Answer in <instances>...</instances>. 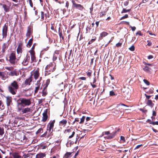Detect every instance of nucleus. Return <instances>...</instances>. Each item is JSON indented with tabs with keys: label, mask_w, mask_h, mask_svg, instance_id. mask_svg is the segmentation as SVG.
Instances as JSON below:
<instances>
[{
	"label": "nucleus",
	"mask_w": 158,
	"mask_h": 158,
	"mask_svg": "<svg viewBox=\"0 0 158 158\" xmlns=\"http://www.w3.org/2000/svg\"><path fill=\"white\" fill-rule=\"evenodd\" d=\"M11 131L12 133H10L11 144L17 145V143L12 142L16 139L24 143L26 142L27 138L23 133L20 132V131L17 132L15 130L14 131V129H11Z\"/></svg>",
	"instance_id": "nucleus-1"
},
{
	"label": "nucleus",
	"mask_w": 158,
	"mask_h": 158,
	"mask_svg": "<svg viewBox=\"0 0 158 158\" xmlns=\"http://www.w3.org/2000/svg\"><path fill=\"white\" fill-rule=\"evenodd\" d=\"M56 69V64L54 62H51L48 64L45 67V75H48L51 73L54 72Z\"/></svg>",
	"instance_id": "nucleus-2"
},
{
	"label": "nucleus",
	"mask_w": 158,
	"mask_h": 158,
	"mask_svg": "<svg viewBox=\"0 0 158 158\" xmlns=\"http://www.w3.org/2000/svg\"><path fill=\"white\" fill-rule=\"evenodd\" d=\"M6 95L5 94L4 96L6 98V103L7 107V109L5 110V112L3 113V114L1 116V117H0V118H2V119L0 120L1 122L3 120V117L7 115L9 111V106H10V97L9 96H5Z\"/></svg>",
	"instance_id": "nucleus-3"
},
{
	"label": "nucleus",
	"mask_w": 158,
	"mask_h": 158,
	"mask_svg": "<svg viewBox=\"0 0 158 158\" xmlns=\"http://www.w3.org/2000/svg\"><path fill=\"white\" fill-rule=\"evenodd\" d=\"M55 122V120L51 121L47 125V130L48 131V135L47 137H49L51 135H53L52 131L54 126V123Z\"/></svg>",
	"instance_id": "nucleus-4"
},
{
	"label": "nucleus",
	"mask_w": 158,
	"mask_h": 158,
	"mask_svg": "<svg viewBox=\"0 0 158 158\" xmlns=\"http://www.w3.org/2000/svg\"><path fill=\"white\" fill-rule=\"evenodd\" d=\"M19 87L18 82L15 81H14L10 84V93L13 94H15Z\"/></svg>",
	"instance_id": "nucleus-5"
},
{
	"label": "nucleus",
	"mask_w": 158,
	"mask_h": 158,
	"mask_svg": "<svg viewBox=\"0 0 158 158\" xmlns=\"http://www.w3.org/2000/svg\"><path fill=\"white\" fill-rule=\"evenodd\" d=\"M31 98L26 99L25 98H21L19 101L20 102L19 104L22 105L29 106L31 104Z\"/></svg>",
	"instance_id": "nucleus-6"
},
{
	"label": "nucleus",
	"mask_w": 158,
	"mask_h": 158,
	"mask_svg": "<svg viewBox=\"0 0 158 158\" xmlns=\"http://www.w3.org/2000/svg\"><path fill=\"white\" fill-rule=\"evenodd\" d=\"M72 3V7L73 8L82 11L84 9L83 6L79 4H77L74 0H71Z\"/></svg>",
	"instance_id": "nucleus-7"
},
{
	"label": "nucleus",
	"mask_w": 158,
	"mask_h": 158,
	"mask_svg": "<svg viewBox=\"0 0 158 158\" xmlns=\"http://www.w3.org/2000/svg\"><path fill=\"white\" fill-rule=\"evenodd\" d=\"M8 27L6 24L3 27L2 34H0V40L6 38L7 35Z\"/></svg>",
	"instance_id": "nucleus-8"
},
{
	"label": "nucleus",
	"mask_w": 158,
	"mask_h": 158,
	"mask_svg": "<svg viewBox=\"0 0 158 158\" xmlns=\"http://www.w3.org/2000/svg\"><path fill=\"white\" fill-rule=\"evenodd\" d=\"M120 130L119 129H118L117 131H115L111 133H110V134L108 135L107 136L105 137L106 139H110L114 138L117 134V133L118 131Z\"/></svg>",
	"instance_id": "nucleus-9"
},
{
	"label": "nucleus",
	"mask_w": 158,
	"mask_h": 158,
	"mask_svg": "<svg viewBox=\"0 0 158 158\" xmlns=\"http://www.w3.org/2000/svg\"><path fill=\"white\" fill-rule=\"evenodd\" d=\"M121 106H127L126 105H125V104H119L117 105L116 106V107L117 108H118V110H117L115 109V108H114L113 109V112L115 114H117L118 113V111H119L120 112H121L122 111V110H123V109L122 108L120 109V107Z\"/></svg>",
	"instance_id": "nucleus-10"
},
{
	"label": "nucleus",
	"mask_w": 158,
	"mask_h": 158,
	"mask_svg": "<svg viewBox=\"0 0 158 158\" xmlns=\"http://www.w3.org/2000/svg\"><path fill=\"white\" fill-rule=\"evenodd\" d=\"M19 75V72L16 69H14L13 67H10V76H17Z\"/></svg>",
	"instance_id": "nucleus-11"
},
{
	"label": "nucleus",
	"mask_w": 158,
	"mask_h": 158,
	"mask_svg": "<svg viewBox=\"0 0 158 158\" xmlns=\"http://www.w3.org/2000/svg\"><path fill=\"white\" fill-rule=\"evenodd\" d=\"M30 56L28 55V54H27L25 57L24 58V60H23L22 63V64L24 66L27 65L29 62V60H30Z\"/></svg>",
	"instance_id": "nucleus-12"
},
{
	"label": "nucleus",
	"mask_w": 158,
	"mask_h": 158,
	"mask_svg": "<svg viewBox=\"0 0 158 158\" xmlns=\"http://www.w3.org/2000/svg\"><path fill=\"white\" fill-rule=\"evenodd\" d=\"M48 109H46L43 114V117L42 121L44 122H45L48 118Z\"/></svg>",
	"instance_id": "nucleus-13"
},
{
	"label": "nucleus",
	"mask_w": 158,
	"mask_h": 158,
	"mask_svg": "<svg viewBox=\"0 0 158 158\" xmlns=\"http://www.w3.org/2000/svg\"><path fill=\"white\" fill-rule=\"evenodd\" d=\"M33 28L31 26H29L27 27V32L26 35L27 38L30 37V35L32 33Z\"/></svg>",
	"instance_id": "nucleus-14"
},
{
	"label": "nucleus",
	"mask_w": 158,
	"mask_h": 158,
	"mask_svg": "<svg viewBox=\"0 0 158 158\" xmlns=\"http://www.w3.org/2000/svg\"><path fill=\"white\" fill-rule=\"evenodd\" d=\"M30 52L31 55V59L32 62H36V57L35 55V52L34 51L31 50Z\"/></svg>",
	"instance_id": "nucleus-15"
},
{
	"label": "nucleus",
	"mask_w": 158,
	"mask_h": 158,
	"mask_svg": "<svg viewBox=\"0 0 158 158\" xmlns=\"http://www.w3.org/2000/svg\"><path fill=\"white\" fill-rule=\"evenodd\" d=\"M32 75H31L30 77L24 81V84L25 85H30L32 81Z\"/></svg>",
	"instance_id": "nucleus-16"
},
{
	"label": "nucleus",
	"mask_w": 158,
	"mask_h": 158,
	"mask_svg": "<svg viewBox=\"0 0 158 158\" xmlns=\"http://www.w3.org/2000/svg\"><path fill=\"white\" fill-rule=\"evenodd\" d=\"M39 70V68H37L34 72V77L35 80H37L40 76Z\"/></svg>",
	"instance_id": "nucleus-17"
},
{
	"label": "nucleus",
	"mask_w": 158,
	"mask_h": 158,
	"mask_svg": "<svg viewBox=\"0 0 158 158\" xmlns=\"http://www.w3.org/2000/svg\"><path fill=\"white\" fill-rule=\"evenodd\" d=\"M40 80H39L37 81L36 83L35 84L36 86L35 87L34 94H36L38 91V90L40 89Z\"/></svg>",
	"instance_id": "nucleus-18"
},
{
	"label": "nucleus",
	"mask_w": 158,
	"mask_h": 158,
	"mask_svg": "<svg viewBox=\"0 0 158 158\" xmlns=\"http://www.w3.org/2000/svg\"><path fill=\"white\" fill-rule=\"evenodd\" d=\"M9 45V41L3 44L2 47V51L3 52H4L5 51L6 49L7 48Z\"/></svg>",
	"instance_id": "nucleus-19"
},
{
	"label": "nucleus",
	"mask_w": 158,
	"mask_h": 158,
	"mask_svg": "<svg viewBox=\"0 0 158 158\" xmlns=\"http://www.w3.org/2000/svg\"><path fill=\"white\" fill-rule=\"evenodd\" d=\"M10 155H12L13 158H22L21 156L19 155L18 153L16 152H10Z\"/></svg>",
	"instance_id": "nucleus-20"
},
{
	"label": "nucleus",
	"mask_w": 158,
	"mask_h": 158,
	"mask_svg": "<svg viewBox=\"0 0 158 158\" xmlns=\"http://www.w3.org/2000/svg\"><path fill=\"white\" fill-rule=\"evenodd\" d=\"M67 123V120L65 119H63L59 122V125L60 126L64 127L66 125Z\"/></svg>",
	"instance_id": "nucleus-21"
},
{
	"label": "nucleus",
	"mask_w": 158,
	"mask_h": 158,
	"mask_svg": "<svg viewBox=\"0 0 158 158\" xmlns=\"http://www.w3.org/2000/svg\"><path fill=\"white\" fill-rule=\"evenodd\" d=\"M46 154L45 153H40L37 154L36 156V158H43L46 156Z\"/></svg>",
	"instance_id": "nucleus-22"
},
{
	"label": "nucleus",
	"mask_w": 158,
	"mask_h": 158,
	"mask_svg": "<svg viewBox=\"0 0 158 158\" xmlns=\"http://www.w3.org/2000/svg\"><path fill=\"white\" fill-rule=\"evenodd\" d=\"M58 33L60 39L62 38V40H64V38L63 34L62 31V30H61L60 27L59 28Z\"/></svg>",
	"instance_id": "nucleus-23"
},
{
	"label": "nucleus",
	"mask_w": 158,
	"mask_h": 158,
	"mask_svg": "<svg viewBox=\"0 0 158 158\" xmlns=\"http://www.w3.org/2000/svg\"><path fill=\"white\" fill-rule=\"evenodd\" d=\"M108 35V33L107 32L104 31L103 32L100 34L99 37V39H101L103 37H105L107 35Z\"/></svg>",
	"instance_id": "nucleus-24"
},
{
	"label": "nucleus",
	"mask_w": 158,
	"mask_h": 158,
	"mask_svg": "<svg viewBox=\"0 0 158 158\" xmlns=\"http://www.w3.org/2000/svg\"><path fill=\"white\" fill-rule=\"evenodd\" d=\"M4 75V80L6 78H8L10 75V72H8L6 71H5L3 72Z\"/></svg>",
	"instance_id": "nucleus-25"
},
{
	"label": "nucleus",
	"mask_w": 158,
	"mask_h": 158,
	"mask_svg": "<svg viewBox=\"0 0 158 158\" xmlns=\"http://www.w3.org/2000/svg\"><path fill=\"white\" fill-rule=\"evenodd\" d=\"M73 152H67L64 155L63 158H69Z\"/></svg>",
	"instance_id": "nucleus-26"
},
{
	"label": "nucleus",
	"mask_w": 158,
	"mask_h": 158,
	"mask_svg": "<svg viewBox=\"0 0 158 158\" xmlns=\"http://www.w3.org/2000/svg\"><path fill=\"white\" fill-rule=\"evenodd\" d=\"M146 104L151 107H152L154 105V104L152 103V100H148L146 103Z\"/></svg>",
	"instance_id": "nucleus-27"
},
{
	"label": "nucleus",
	"mask_w": 158,
	"mask_h": 158,
	"mask_svg": "<svg viewBox=\"0 0 158 158\" xmlns=\"http://www.w3.org/2000/svg\"><path fill=\"white\" fill-rule=\"evenodd\" d=\"M16 60L15 52H13L10 54V62L11 60Z\"/></svg>",
	"instance_id": "nucleus-28"
},
{
	"label": "nucleus",
	"mask_w": 158,
	"mask_h": 158,
	"mask_svg": "<svg viewBox=\"0 0 158 158\" xmlns=\"http://www.w3.org/2000/svg\"><path fill=\"white\" fill-rule=\"evenodd\" d=\"M33 40V39L32 38L29 40L27 45V47H31L32 44Z\"/></svg>",
	"instance_id": "nucleus-29"
},
{
	"label": "nucleus",
	"mask_w": 158,
	"mask_h": 158,
	"mask_svg": "<svg viewBox=\"0 0 158 158\" xmlns=\"http://www.w3.org/2000/svg\"><path fill=\"white\" fill-rule=\"evenodd\" d=\"M31 109L30 108H27L25 109H23L22 110V112L23 113H26L28 112H29L30 111Z\"/></svg>",
	"instance_id": "nucleus-30"
},
{
	"label": "nucleus",
	"mask_w": 158,
	"mask_h": 158,
	"mask_svg": "<svg viewBox=\"0 0 158 158\" xmlns=\"http://www.w3.org/2000/svg\"><path fill=\"white\" fill-rule=\"evenodd\" d=\"M44 89L42 91V96L44 97L47 94L46 88H45V87H44Z\"/></svg>",
	"instance_id": "nucleus-31"
},
{
	"label": "nucleus",
	"mask_w": 158,
	"mask_h": 158,
	"mask_svg": "<svg viewBox=\"0 0 158 158\" xmlns=\"http://www.w3.org/2000/svg\"><path fill=\"white\" fill-rule=\"evenodd\" d=\"M143 70L147 73H149L150 72L151 69L150 68L148 67V66H146L143 68Z\"/></svg>",
	"instance_id": "nucleus-32"
},
{
	"label": "nucleus",
	"mask_w": 158,
	"mask_h": 158,
	"mask_svg": "<svg viewBox=\"0 0 158 158\" xmlns=\"http://www.w3.org/2000/svg\"><path fill=\"white\" fill-rule=\"evenodd\" d=\"M2 7L4 9V10L7 12L9 11V7L8 6H7L5 4H3L2 5Z\"/></svg>",
	"instance_id": "nucleus-33"
},
{
	"label": "nucleus",
	"mask_w": 158,
	"mask_h": 158,
	"mask_svg": "<svg viewBox=\"0 0 158 158\" xmlns=\"http://www.w3.org/2000/svg\"><path fill=\"white\" fill-rule=\"evenodd\" d=\"M5 108L4 105L2 101L0 100V111L3 110Z\"/></svg>",
	"instance_id": "nucleus-34"
},
{
	"label": "nucleus",
	"mask_w": 158,
	"mask_h": 158,
	"mask_svg": "<svg viewBox=\"0 0 158 158\" xmlns=\"http://www.w3.org/2000/svg\"><path fill=\"white\" fill-rule=\"evenodd\" d=\"M50 82V79H48L46 81V83L45 84H44L43 86L45 87V88H46L47 87H48V85L49 84V83Z\"/></svg>",
	"instance_id": "nucleus-35"
},
{
	"label": "nucleus",
	"mask_w": 158,
	"mask_h": 158,
	"mask_svg": "<svg viewBox=\"0 0 158 158\" xmlns=\"http://www.w3.org/2000/svg\"><path fill=\"white\" fill-rule=\"evenodd\" d=\"M86 75L87 76L89 77V78H90V77L92 75V71L91 70H89L86 72Z\"/></svg>",
	"instance_id": "nucleus-36"
},
{
	"label": "nucleus",
	"mask_w": 158,
	"mask_h": 158,
	"mask_svg": "<svg viewBox=\"0 0 158 158\" xmlns=\"http://www.w3.org/2000/svg\"><path fill=\"white\" fill-rule=\"evenodd\" d=\"M120 141L121 143H123L126 142L125 137L123 136H121L120 138Z\"/></svg>",
	"instance_id": "nucleus-37"
},
{
	"label": "nucleus",
	"mask_w": 158,
	"mask_h": 158,
	"mask_svg": "<svg viewBox=\"0 0 158 158\" xmlns=\"http://www.w3.org/2000/svg\"><path fill=\"white\" fill-rule=\"evenodd\" d=\"M85 118V116H83L82 118L81 119L80 121L79 122V123L80 124H82L83 123Z\"/></svg>",
	"instance_id": "nucleus-38"
},
{
	"label": "nucleus",
	"mask_w": 158,
	"mask_h": 158,
	"mask_svg": "<svg viewBox=\"0 0 158 158\" xmlns=\"http://www.w3.org/2000/svg\"><path fill=\"white\" fill-rule=\"evenodd\" d=\"M110 134V131H104L102 132L101 136H102L104 135H108Z\"/></svg>",
	"instance_id": "nucleus-39"
},
{
	"label": "nucleus",
	"mask_w": 158,
	"mask_h": 158,
	"mask_svg": "<svg viewBox=\"0 0 158 158\" xmlns=\"http://www.w3.org/2000/svg\"><path fill=\"white\" fill-rule=\"evenodd\" d=\"M17 52L18 54L19 53H22V48L18 47L17 49Z\"/></svg>",
	"instance_id": "nucleus-40"
},
{
	"label": "nucleus",
	"mask_w": 158,
	"mask_h": 158,
	"mask_svg": "<svg viewBox=\"0 0 158 158\" xmlns=\"http://www.w3.org/2000/svg\"><path fill=\"white\" fill-rule=\"evenodd\" d=\"M10 64H17V61H16V60H11Z\"/></svg>",
	"instance_id": "nucleus-41"
},
{
	"label": "nucleus",
	"mask_w": 158,
	"mask_h": 158,
	"mask_svg": "<svg viewBox=\"0 0 158 158\" xmlns=\"http://www.w3.org/2000/svg\"><path fill=\"white\" fill-rule=\"evenodd\" d=\"M71 132V129H66L65 130L64 133L65 134L68 133V135H69V133Z\"/></svg>",
	"instance_id": "nucleus-42"
},
{
	"label": "nucleus",
	"mask_w": 158,
	"mask_h": 158,
	"mask_svg": "<svg viewBox=\"0 0 158 158\" xmlns=\"http://www.w3.org/2000/svg\"><path fill=\"white\" fill-rule=\"evenodd\" d=\"M131 9L127 10L123 8V10L121 12V13H126L128 12H129L131 11Z\"/></svg>",
	"instance_id": "nucleus-43"
},
{
	"label": "nucleus",
	"mask_w": 158,
	"mask_h": 158,
	"mask_svg": "<svg viewBox=\"0 0 158 158\" xmlns=\"http://www.w3.org/2000/svg\"><path fill=\"white\" fill-rule=\"evenodd\" d=\"M79 118H76L75 119L74 121L72 123L73 125H74L76 122H79Z\"/></svg>",
	"instance_id": "nucleus-44"
},
{
	"label": "nucleus",
	"mask_w": 158,
	"mask_h": 158,
	"mask_svg": "<svg viewBox=\"0 0 158 158\" xmlns=\"http://www.w3.org/2000/svg\"><path fill=\"white\" fill-rule=\"evenodd\" d=\"M44 12L42 11L41 12V19L43 20L44 19Z\"/></svg>",
	"instance_id": "nucleus-45"
},
{
	"label": "nucleus",
	"mask_w": 158,
	"mask_h": 158,
	"mask_svg": "<svg viewBox=\"0 0 158 158\" xmlns=\"http://www.w3.org/2000/svg\"><path fill=\"white\" fill-rule=\"evenodd\" d=\"M96 37H95V38L91 39L90 41L88 43V44H90L92 43L94 41L96 40Z\"/></svg>",
	"instance_id": "nucleus-46"
},
{
	"label": "nucleus",
	"mask_w": 158,
	"mask_h": 158,
	"mask_svg": "<svg viewBox=\"0 0 158 158\" xmlns=\"http://www.w3.org/2000/svg\"><path fill=\"white\" fill-rule=\"evenodd\" d=\"M47 50H48V48L44 49V50H43L41 52L40 55L41 56H42L44 54V52L46 51Z\"/></svg>",
	"instance_id": "nucleus-47"
},
{
	"label": "nucleus",
	"mask_w": 158,
	"mask_h": 158,
	"mask_svg": "<svg viewBox=\"0 0 158 158\" xmlns=\"http://www.w3.org/2000/svg\"><path fill=\"white\" fill-rule=\"evenodd\" d=\"M0 77L4 79V75L3 72L0 71Z\"/></svg>",
	"instance_id": "nucleus-48"
},
{
	"label": "nucleus",
	"mask_w": 158,
	"mask_h": 158,
	"mask_svg": "<svg viewBox=\"0 0 158 158\" xmlns=\"http://www.w3.org/2000/svg\"><path fill=\"white\" fill-rule=\"evenodd\" d=\"M129 49L131 51H133L135 50V47L133 45H132L130 48H129Z\"/></svg>",
	"instance_id": "nucleus-49"
},
{
	"label": "nucleus",
	"mask_w": 158,
	"mask_h": 158,
	"mask_svg": "<svg viewBox=\"0 0 158 158\" xmlns=\"http://www.w3.org/2000/svg\"><path fill=\"white\" fill-rule=\"evenodd\" d=\"M43 131V130L42 128H40L38 130L36 131V134H37L41 132H42Z\"/></svg>",
	"instance_id": "nucleus-50"
},
{
	"label": "nucleus",
	"mask_w": 158,
	"mask_h": 158,
	"mask_svg": "<svg viewBox=\"0 0 158 158\" xmlns=\"http://www.w3.org/2000/svg\"><path fill=\"white\" fill-rule=\"evenodd\" d=\"M110 95L111 96H114L116 95L114 92L113 91H111L110 92Z\"/></svg>",
	"instance_id": "nucleus-51"
},
{
	"label": "nucleus",
	"mask_w": 158,
	"mask_h": 158,
	"mask_svg": "<svg viewBox=\"0 0 158 158\" xmlns=\"http://www.w3.org/2000/svg\"><path fill=\"white\" fill-rule=\"evenodd\" d=\"M4 133L3 129L0 127V135H2Z\"/></svg>",
	"instance_id": "nucleus-52"
},
{
	"label": "nucleus",
	"mask_w": 158,
	"mask_h": 158,
	"mask_svg": "<svg viewBox=\"0 0 158 158\" xmlns=\"http://www.w3.org/2000/svg\"><path fill=\"white\" fill-rule=\"evenodd\" d=\"M75 133L74 131H73V132H72V134L71 135L69 136V138L70 139V138H73V136H74V135H75Z\"/></svg>",
	"instance_id": "nucleus-53"
},
{
	"label": "nucleus",
	"mask_w": 158,
	"mask_h": 158,
	"mask_svg": "<svg viewBox=\"0 0 158 158\" xmlns=\"http://www.w3.org/2000/svg\"><path fill=\"white\" fill-rule=\"evenodd\" d=\"M144 82L147 85H150V82L148 80L146 79H144L143 80Z\"/></svg>",
	"instance_id": "nucleus-54"
},
{
	"label": "nucleus",
	"mask_w": 158,
	"mask_h": 158,
	"mask_svg": "<svg viewBox=\"0 0 158 158\" xmlns=\"http://www.w3.org/2000/svg\"><path fill=\"white\" fill-rule=\"evenodd\" d=\"M136 35H139L140 36H142L143 34L141 33V31H139L137 32L136 33Z\"/></svg>",
	"instance_id": "nucleus-55"
},
{
	"label": "nucleus",
	"mask_w": 158,
	"mask_h": 158,
	"mask_svg": "<svg viewBox=\"0 0 158 158\" xmlns=\"http://www.w3.org/2000/svg\"><path fill=\"white\" fill-rule=\"evenodd\" d=\"M44 16L46 19H47V18H49L50 15L49 12H47V13H45Z\"/></svg>",
	"instance_id": "nucleus-56"
},
{
	"label": "nucleus",
	"mask_w": 158,
	"mask_h": 158,
	"mask_svg": "<svg viewBox=\"0 0 158 158\" xmlns=\"http://www.w3.org/2000/svg\"><path fill=\"white\" fill-rule=\"evenodd\" d=\"M153 88H152L149 90V92H147V93L148 94H152L153 92Z\"/></svg>",
	"instance_id": "nucleus-57"
},
{
	"label": "nucleus",
	"mask_w": 158,
	"mask_h": 158,
	"mask_svg": "<svg viewBox=\"0 0 158 158\" xmlns=\"http://www.w3.org/2000/svg\"><path fill=\"white\" fill-rule=\"evenodd\" d=\"M128 15L127 14H126L124 16H123L120 19V20H122L124 19L127 18L128 17Z\"/></svg>",
	"instance_id": "nucleus-58"
},
{
	"label": "nucleus",
	"mask_w": 158,
	"mask_h": 158,
	"mask_svg": "<svg viewBox=\"0 0 158 158\" xmlns=\"http://www.w3.org/2000/svg\"><path fill=\"white\" fill-rule=\"evenodd\" d=\"M23 46V43L22 42H20L19 43L18 46V47L19 48H22Z\"/></svg>",
	"instance_id": "nucleus-59"
},
{
	"label": "nucleus",
	"mask_w": 158,
	"mask_h": 158,
	"mask_svg": "<svg viewBox=\"0 0 158 158\" xmlns=\"http://www.w3.org/2000/svg\"><path fill=\"white\" fill-rule=\"evenodd\" d=\"M122 45V43L119 42L118 43L116 44V46L117 47H121Z\"/></svg>",
	"instance_id": "nucleus-60"
},
{
	"label": "nucleus",
	"mask_w": 158,
	"mask_h": 158,
	"mask_svg": "<svg viewBox=\"0 0 158 158\" xmlns=\"http://www.w3.org/2000/svg\"><path fill=\"white\" fill-rule=\"evenodd\" d=\"M106 15V13L105 12H102L100 13V17H102L103 16L105 15Z\"/></svg>",
	"instance_id": "nucleus-61"
},
{
	"label": "nucleus",
	"mask_w": 158,
	"mask_h": 158,
	"mask_svg": "<svg viewBox=\"0 0 158 158\" xmlns=\"http://www.w3.org/2000/svg\"><path fill=\"white\" fill-rule=\"evenodd\" d=\"M144 95L146 96V98L148 100H149L151 97V95H148L146 94H144Z\"/></svg>",
	"instance_id": "nucleus-62"
},
{
	"label": "nucleus",
	"mask_w": 158,
	"mask_h": 158,
	"mask_svg": "<svg viewBox=\"0 0 158 158\" xmlns=\"http://www.w3.org/2000/svg\"><path fill=\"white\" fill-rule=\"evenodd\" d=\"M47 131H46L41 136V137H45L47 136V134L48 133Z\"/></svg>",
	"instance_id": "nucleus-63"
},
{
	"label": "nucleus",
	"mask_w": 158,
	"mask_h": 158,
	"mask_svg": "<svg viewBox=\"0 0 158 158\" xmlns=\"http://www.w3.org/2000/svg\"><path fill=\"white\" fill-rule=\"evenodd\" d=\"M29 4L30 6L32 7H33V4L31 0H29Z\"/></svg>",
	"instance_id": "nucleus-64"
}]
</instances>
